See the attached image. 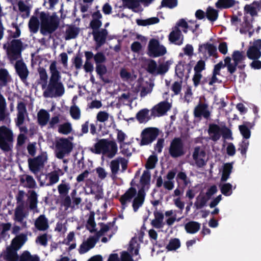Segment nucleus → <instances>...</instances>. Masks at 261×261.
Returning a JSON list of instances; mask_svg holds the SVG:
<instances>
[{"mask_svg": "<svg viewBox=\"0 0 261 261\" xmlns=\"http://www.w3.org/2000/svg\"><path fill=\"white\" fill-rule=\"evenodd\" d=\"M180 247V240L177 238L172 239L170 240L169 244L166 246L168 251L176 250Z\"/></svg>", "mask_w": 261, "mask_h": 261, "instance_id": "54", "label": "nucleus"}, {"mask_svg": "<svg viewBox=\"0 0 261 261\" xmlns=\"http://www.w3.org/2000/svg\"><path fill=\"white\" fill-rule=\"evenodd\" d=\"M249 144V141L245 140L239 143L238 150L240 151L242 155H246Z\"/></svg>", "mask_w": 261, "mask_h": 261, "instance_id": "64", "label": "nucleus"}, {"mask_svg": "<svg viewBox=\"0 0 261 261\" xmlns=\"http://www.w3.org/2000/svg\"><path fill=\"white\" fill-rule=\"evenodd\" d=\"M49 70L51 73L49 83L46 90L43 92L44 97H57L62 96L65 92V88L61 81V74L57 68V62L53 61L50 66Z\"/></svg>", "mask_w": 261, "mask_h": 261, "instance_id": "1", "label": "nucleus"}, {"mask_svg": "<svg viewBox=\"0 0 261 261\" xmlns=\"http://www.w3.org/2000/svg\"><path fill=\"white\" fill-rule=\"evenodd\" d=\"M9 72L6 69H0V86H6L8 82Z\"/></svg>", "mask_w": 261, "mask_h": 261, "instance_id": "53", "label": "nucleus"}, {"mask_svg": "<svg viewBox=\"0 0 261 261\" xmlns=\"http://www.w3.org/2000/svg\"><path fill=\"white\" fill-rule=\"evenodd\" d=\"M205 156V151L201 149L200 146H196L194 148L192 157L197 167L202 168L206 165V162L204 159Z\"/></svg>", "mask_w": 261, "mask_h": 261, "instance_id": "14", "label": "nucleus"}, {"mask_svg": "<svg viewBox=\"0 0 261 261\" xmlns=\"http://www.w3.org/2000/svg\"><path fill=\"white\" fill-rule=\"evenodd\" d=\"M80 31V28L76 27L75 25H67V28L65 32V40H69L75 39L78 36Z\"/></svg>", "mask_w": 261, "mask_h": 261, "instance_id": "27", "label": "nucleus"}, {"mask_svg": "<svg viewBox=\"0 0 261 261\" xmlns=\"http://www.w3.org/2000/svg\"><path fill=\"white\" fill-rule=\"evenodd\" d=\"M70 189V184L65 182V179L62 180L61 184L58 186V190L61 197L66 196Z\"/></svg>", "mask_w": 261, "mask_h": 261, "instance_id": "42", "label": "nucleus"}, {"mask_svg": "<svg viewBox=\"0 0 261 261\" xmlns=\"http://www.w3.org/2000/svg\"><path fill=\"white\" fill-rule=\"evenodd\" d=\"M170 64L171 63L169 61H167L164 63L160 64L158 66L156 75L165 74L168 71Z\"/></svg>", "mask_w": 261, "mask_h": 261, "instance_id": "56", "label": "nucleus"}, {"mask_svg": "<svg viewBox=\"0 0 261 261\" xmlns=\"http://www.w3.org/2000/svg\"><path fill=\"white\" fill-rule=\"evenodd\" d=\"M35 226L40 231H44L48 228L47 219L44 215H41L37 218Z\"/></svg>", "mask_w": 261, "mask_h": 261, "instance_id": "29", "label": "nucleus"}, {"mask_svg": "<svg viewBox=\"0 0 261 261\" xmlns=\"http://www.w3.org/2000/svg\"><path fill=\"white\" fill-rule=\"evenodd\" d=\"M228 59V72L230 74H233L237 70V66L246 59V56L243 54V51L239 50H234L232 54V59L233 63H231V59L230 57L227 56L225 59Z\"/></svg>", "mask_w": 261, "mask_h": 261, "instance_id": "10", "label": "nucleus"}, {"mask_svg": "<svg viewBox=\"0 0 261 261\" xmlns=\"http://www.w3.org/2000/svg\"><path fill=\"white\" fill-rule=\"evenodd\" d=\"M27 234L21 233L16 236L12 241L10 247L18 250L27 241Z\"/></svg>", "mask_w": 261, "mask_h": 261, "instance_id": "26", "label": "nucleus"}, {"mask_svg": "<svg viewBox=\"0 0 261 261\" xmlns=\"http://www.w3.org/2000/svg\"><path fill=\"white\" fill-rule=\"evenodd\" d=\"M19 261H40L37 255H32L28 251H24L20 256Z\"/></svg>", "mask_w": 261, "mask_h": 261, "instance_id": "48", "label": "nucleus"}, {"mask_svg": "<svg viewBox=\"0 0 261 261\" xmlns=\"http://www.w3.org/2000/svg\"><path fill=\"white\" fill-rule=\"evenodd\" d=\"M22 42L20 39H13L8 45V56L12 60L21 58Z\"/></svg>", "mask_w": 261, "mask_h": 261, "instance_id": "8", "label": "nucleus"}, {"mask_svg": "<svg viewBox=\"0 0 261 261\" xmlns=\"http://www.w3.org/2000/svg\"><path fill=\"white\" fill-rule=\"evenodd\" d=\"M158 161V159L156 155H150L148 158L145 165L147 170L154 169Z\"/></svg>", "mask_w": 261, "mask_h": 261, "instance_id": "49", "label": "nucleus"}, {"mask_svg": "<svg viewBox=\"0 0 261 261\" xmlns=\"http://www.w3.org/2000/svg\"><path fill=\"white\" fill-rule=\"evenodd\" d=\"M209 199L205 196L200 197L198 196L197 197V201L195 202L194 205L197 209H201L206 205L207 202Z\"/></svg>", "mask_w": 261, "mask_h": 261, "instance_id": "57", "label": "nucleus"}, {"mask_svg": "<svg viewBox=\"0 0 261 261\" xmlns=\"http://www.w3.org/2000/svg\"><path fill=\"white\" fill-rule=\"evenodd\" d=\"M232 169V165L231 163H228L224 164L221 178L222 181H226L228 179Z\"/></svg>", "mask_w": 261, "mask_h": 261, "instance_id": "46", "label": "nucleus"}, {"mask_svg": "<svg viewBox=\"0 0 261 261\" xmlns=\"http://www.w3.org/2000/svg\"><path fill=\"white\" fill-rule=\"evenodd\" d=\"M72 149V143L68 139L61 138L56 143V156L59 159H63L71 152Z\"/></svg>", "mask_w": 261, "mask_h": 261, "instance_id": "5", "label": "nucleus"}, {"mask_svg": "<svg viewBox=\"0 0 261 261\" xmlns=\"http://www.w3.org/2000/svg\"><path fill=\"white\" fill-rule=\"evenodd\" d=\"M49 117L50 115L46 110L41 109L37 113L38 124L41 126L46 125L49 121Z\"/></svg>", "mask_w": 261, "mask_h": 261, "instance_id": "30", "label": "nucleus"}, {"mask_svg": "<svg viewBox=\"0 0 261 261\" xmlns=\"http://www.w3.org/2000/svg\"><path fill=\"white\" fill-rule=\"evenodd\" d=\"M37 197L38 195L34 190L30 191V195L28 197L30 210H34L37 208L38 203Z\"/></svg>", "mask_w": 261, "mask_h": 261, "instance_id": "43", "label": "nucleus"}, {"mask_svg": "<svg viewBox=\"0 0 261 261\" xmlns=\"http://www.w3.org/2000/svg\"><path fill=\"white\" fill-rule=\"evenodd\" d=\"M185 152L184 143L181 138H174L169 146V154L171 157L176 158L184 155Z\"/></svg>", "mask_w": 261, "mask_h": 261, "instance_id": "9", "label": "nucleus"}, {"mask_svg": "<svg viewBox=\"0 0 261 261\" xmlns=\"http://www.w3.org/2000/svg\"><path fill=\"white\" fill-rule=\"evenodd\" d=\"M85 56L86 61L83 66V68L85 71L87 73H91L93 71L94 66L91 62V60L93 59L92 54H90L87 51H85Z\"/></svg>", "mask_w": 261, "mask_h": 261, "instance_id": "36", "label": "nucleus"}, {"mask_svg": "<svg viewBox=\"0 0 261 261\" xmlns=\"http://www.w3.org/2000/svg\"><path fill=\"white\" fill-rule=\"evenodd\" d=\"M198 51L202 53H205L207 51L210 57L218 58L217 47L213 44L209 42L199 44Z\"/></svg>", "mask_w": 261, "mask_h": 261, "instance_id": "22", "label": "nucleus"}, {"mask_svg": "<svg viewBox=\"0 0 261 261\" xmlns=\"http://www.w3.org/2000/svg\"><path fill=\"white\" fill-rule=\"evenodd\" d=\"M17 5L18 6L19 11L20 12H25V15L22 14L21 16L23 18L28 17L30 14L31 8L29 6H27L24 4V3L20 1L17 3Z\"/></svg>", "mask_w": 261, "mask_h": 261, "instance_id": "51", "label": "nucleus"}, {"mask_svg": "<svg viewBox=\"0 0 261 261\" xmlns=\"http://www.w3.org/2000/svg\"><path fill=\"white\" fill-rule=\"evenodd\" d=\"M7 103L3 95L0 93V121H4L8 115L6 113Z\"/></svg>", "mask_w": 261, "mask_h": 261, "instance_id": "40", "label": "nucleus"}, {"mask_svg": "<svg viewBox=\"0 0 261 261\" xmlns=\"http://www.w3.org/2000/svg\"><path fill=\"white\" fill-rule=\"evenodd\" d=\"M159 135V129L156 127H147L144 129L141 134L140 146L151 144Z\"/></svg>", "mask_w": 261, "mask_h": 261, "instance_id": "7", "label": "nucleus"}, {"mask_svg": "<svg viewBox=\"0 0 261 261\" xmlns=\"http://www.w3.org/2000/svg\"><path fill=\"white\" fill-rule=\"evenodd\" d=\"M154 219L151 222V225L158 229L163 227L164 223H163L164 215L162 212L159 211L154 212Z\"/></svg>", "mask_w": 261, "mask_h": 261, "instance_id": "28", "label": "nucleus"}, {"mask_svg": "<svg viewBox=\"0 0 261 261\" xmlns=\"http://www.w3.org/2000/svg\"><path fill=\"white\" fill-rule=\"evenodd\" d=\"M120 162L118 159L112 160L110 163V168L112 175L115 176L119 170Z\"/></svg>", "mask_w": 261, "mask_h": 261, "instance_id": "62", "label": "nucleus"}, {"mask_svg": "<svg viewBox=\"0 0 261 261\" xmlns=\"http://www.w3.org/2000/svg\"><path fill=\"white\" fill-rule=\"evenodd\" d=\"M181 35V32L180 29L178 27H175L174 29L169 34V40L172 43L180 45L182 43V39L179 40Z\"/></svg>", "mask_w": 261, "mask_h": 261, "instance_id": "24", "label": "nucleus"}, {"mask_svg": "<svg viewBox=\"0 0 261 261\" xmlns=\"http://www.w3.org/2000/svg\"><path fill=\"white\" fill-rule=\"evenodd\" d=\"M45 159L42 155H39L34 158L28 159V164L30 170L34 174L38 173L41 168L43 167Z\"/></svg>", "mask_w": 261, "mask_h": 261, "instance_id": "11", "label": "nucleus"}, {"mask_svg": "<svg viewBox=\"0 0 261 261\" xmlns=\"http://www.w3.org/2000/svg\"><path fill=\"white\" fill-rule=\"evenodd\" d=\"M234 4V0H218L216 3V7L220 9H227L232 7Z\"/></svg>", "mask_w": 261, "mask_h": 261, "instance_id": "50", "label": "nucleus"}, {"mask_svg": "<svg viewBox=\"0 0 261 261\" xmlns=\"http://www.w3.org/2000/svg\"><path fill=\"white\" fill-rule=\"evenodd\" d=\"M38 72L39 74L40 84H41L42 89L46 88L47 83L48 75L45 69L43 67H39L38 68Z\"/></svg>", "mask_w": 261, "mask_h": 261, "instance_id": "39", "label": "nucleus"}, {"mask_svg": "<svg viewBox=\"0 0 261 261\" xmlns=\"http://www.w3.org/2000/svg\"><path fill=\"white\" fill-rule=\"evenodd\" d=\"M89 150L95 154H107L109 158L115 156L118 151V146L115 141L101 139L98 140L94 146L89 148Z\"/></svg>", "mask_w": 261, "mask_h": 261, "instance_id": "2", "label": "nucleus"}, {"mask_svg": "<svg viewBox=\"0 0 261 261\" xmlns=\"http://www.w3.org/2000/svg\"><path fill=\"white\" fill-rule=\"evenodd\" d=\"M24 203H22L17 205L14 211L15 221L23 224V226L26 225V222H23L24 218L28 215V213L24 211Z\"/></svg>", "mask_w": 261, "mask_h": 261, "instance_id": "20", "label": "nucleus"}, {"mask_svg": "<svg viewBox=\"0 0 261 261\" xmlns=\"http://www.w3.org/2000/svg\"><path fill=\"white\" fill-rule=\"evenodd\" d=\"M206 16L209 20L214 22L218 17V12L211 7H208L206 10Z\"/></svg>", "mask_w": 261, "mask_h": 261, "instance_id": "52", "label": "nucleus"}, {"mask_svg": "<svg viewBox=\"0 0 261 261\" xmlns=\"http://www.w3.org/2000/svg\"><path fill=\"white\" fill-rule=\"evenodd\" d=\"M123 6L129 9L137 8L140 6L139 0H122Z\"/></svg>", "mask_w": 261, "mask_h": 261, "instance_id": "61", "label": "nucleus"}, {"mask_svg": "<svg viewBox=\"0 0 261 261\" xmlns=\"http://www.w3.org/2000/svg\"><path fill=\"white\" fill-rule=\"evenodd\" d=\"M108 261H134L132 256L127 251L122 252L119 258L118 254L112 253L109 255Z\"/></svg>", "mask_w": 261, "mask_h": 261, "instance_id": "25", "label": "nucleus"}, {"mask_svg": "<svg viewBox=\"0 0 261 261\" xmlns=\"http://www.w3.org/2000/svg\"><path fill=\"white\" fill-rule=\"evenodd\" d=\"M17 249L9 247L4 255V259L6 261H18L19 256L17 253Z\"/></svg>", "mask_w": 261, "mask_h": 261, "instance_id": "31", "label": "nucleus"}, {"mask_svg": "<svg viewBox=\"0 0 261 261\" xmlns=\"http://www.w3.org/2000/svg\"><path fill=\"white\" fill-rule=\"evenodd\" d=\"M13 141L12 130L5 125L0 126V148L4 151H9L11 149L10 143Z\"/></svg>", "mask_w": 261, "mask_h": 261, "instance_id": "6", "label": "nucleus"}, {"mask_svg": "<svg viewBox=\"0 0 261 261\" xmlns=\"http://www.w3.org/2000/svg\"><path fill=\"white\" fill-rule=\"evenodd\" d=\"M157 68L156 62L153 60H150L147 66V71L152 75H156Z\"/></svg>", "mask_w": 261, "mask_h": 261, "instance_id": "58", "label": "nucleus"}, {"mask_svg": "<svg viewBox=\"0 0 261 261\" xmlns=\"http://www.w3.org/2000/svg\"><path fill=\"white\" fill-rule=\"evenodd\" d=\"M193 114L195 118H200L203 117L205 119H208L211 116L208 104L200 101L195 107Z\"/></svg>", "mask_w": 261, "mask_h": 261, "instance_id": "13", "label": "nucleus"}, {"mask_svg": "<svg viewBox=\"0 0 261 261\" xmlns=\"http://www.w3.org/2000/svg\"><path fill=\"white\" fill-rule=\"evenodd\" d=\"M247 57L250 60H257L261 57V51L258 48L250 46L246 53Z\"/></svg>", "mask_w": 261, "mask_h": 261, "instance_id": "38", "label": "nucleus"}, {"mask_svg": "<svg viewBox=\"0 0 261 261\" xmlns=\"http://www.w3.org/2000/svg\"><path fill=\"white\" fill-rule=\"evenodd\" d=\"M160 19L157 17H151L146 19H138L136 20V23L138 25L147 26L157 23Z\"/></svg>", "mask_w": 261, "mask_h": 261, "instance_id": "44", "label": "nucleus"}, {"mask_svg": "<svg viewBox=\"0 0 261 261\" xmlns=\"http://www.w3.org/2000/svg\"><path fill=\"white\" fill-rule=\"evenodd\" d=\"M87 52L92 54L95 65L103 64L106 62L107 58L103 53L98 51L94 55L91 51H87Z\"/></svg>", "mask_w": 261, "mask_h": 261, "instance_id": "45", "label": "nucleus"}, {"mask_svg": "<svg viewBox=\"0 0 261 261\" xmlns=\"http://www.w3.org/2000/svg\"><path fill=\"white\" fill-rule=\"evenodd\" d=\"M166 48L163 45H159L154 51H152L148 55L150 57L155 58L164 55L166 53Z\"/></svg>", "mask_w": 261, "mask_h": 261, "instance_id": "55", "label": "nucleus"}, {"mask_svg": "<svg viewBox=\"0 0 261 261\" xmlns=\"http://www.w3.org/2000/svg\"><path fill=\"white\" fill-rule=\"evenodd\" d=\"M86 185L90 189V193L95 195V199L98 200L103 197V189L101 186L97 182L88 179L86 181Z\"/></svg>", "mask_w": 261, "mask_h": 261, "instance_id": "16", "label": "nucleus"}, {"mask_svg": "<svg viewBox=\"0 0 261 261\" xmlns=\"http://www.w3.org/2000/svg\"><path fill=\"white\" fill-rule=\"evenodd\" d=\"M228 59L224 60V63L223 64L222 61L219 62L218 64H216L214 66V69L213 70V73L216 74L217 75H220V70L222 68H224L225 67H227V69H228V64L229 63L227 62Z\"/></svg>", "mask_w": 261, "mask_h": 261, "instance_id": "59", "label": "nucleus"}, {"mask_svg": "<svg viewBox=\"0 0 261 261\" xmlns=\"http://www.w3.org/2000/svg\"><path fill=\"white\" fill-rule=\"evenodd\" d=\"M41 21L40 33L43 35L51 34L59 26L60 20L55 13L50 15L44 11L40 13Z\"/></svg>", "mask_w": 261, "mask_h": 261, "instance_id": "3", "label": "nucleus"}, {"mask_svg": "<svg viewBox=\"0 0 261 261\" xmlns=\"http://www.w3.org/2000/svg\"><path fill=\"white\" fill-rule=\"evenodd\" d=\"M150 172L148 170H144L140 178L141 188L139 190L143 189V191L145 192L146 186L150 185Z\"/></svg>", "mask_w": 261, "mask_h": 261, "instance_id": "35", "label": "nucleus"}, {"mask_svg": "<svg viewBox=\"0 0 261 261\" xmlns=\"http://www.w3.org/2000/svg\"><path fill=\"white\" fill-rule=\"evenodd\" d=\"M47 176L48 177L49 181L44 184V185L46 187L51 186L57 183L59 180V175L56 173V172H51L48 173ZM40 185L41 186L43 185L42 182H41Z\"/></svg>", "mask_w": 261, "mask_h": 261, "instance_id": "47", "label": "nucleus"}, {"mask_svg": "<svg viewBox=\"0 0 261 261\" xmlns=\"http://www.w3.org/2000/svg\"><path fill=\"white\" fill-rule=\"evenodd\" d=\"M72 130L71 125L69 122L64 123L63 124H61L59 126L58 132L60 134L64 135H68Z\"/></svg>", "mask_w": 261, "mask_h": 261, "instance_id": "60", "label": "nucleus"}, {"mask_svg": "<svg viewBox=\"0 0 261 261\" xmlns=\"http://www.w3.org/2000/svg\"><path fill=\"white\" fill-rule=\"evenodd\" d=\"M146 196L145 192L142 190H139L137 196H136L133 201L132 206L135 212L138 211V209L143 205Z\"/></svg>", "mask_w": 261, "mask_h": 261, "instance_id": "23", "label": "nucleus"}, {"mask_svg": "<svg viewBox=\"0 0 261 261\" xmlns=\"http://www.w3.org/2000/svg\"><path fill=\"white\" fill-rule=\"evenodd\" d=\"M17 115L16 124L18 126L22 125L25 120V114L27 113L25 104L22 102H18L17 107Z\"/></svg>", "mask_w": 261, "mask_h": 261, "instance_id": "21", "label": "nucleus"}, {"mask_svg": "<svg viewBox=\"0 0 261 261\" xmlns=\"http://www.w3.org/2000/svg\"><path fill=\"white\" fill-rule=\"evenodd\" d=\"M16 72L22 82L26 81L29 74L27 66L22 60H17L15 65Z\"/></svg>", "mask_w": 261, "mask_h": 261, "instance_id": "15", "label": "nucleus"}, {"mask_svg": "<svg viewBox=\"0 0 261 261\" xmlns=\"http://www.w3.org/2000/svg\"><path fill=\"white\" fill-rule=\"evenodd\" d=\"M171 108V105L167 101L159 102L151 110V116H161L165 115Z\"/></svg>", "mask_w": 261, "mask_h": 261, "instance_id": "12", "label": "nucleus"}, {"mask_svg": "<svg viewBox=\"0 0 261 261\" xmlns=\"http://www.w3.org/2000/svg\"><path fill=\"white\" fill-rule=\"evenodd\" d=\"M220 190L224 195L230 196L232 194V185L230 183L224 184L221 186Z\"/></svg>", "mask_w": 261, "mask_h": 261, "instance_id": "63", "label": "nucleus"}, {"mask_svg": "<svg viewBox=\"0 0 261 261\" xmlns=\"http://www.w3.org/2000/svg\"><path fill=\"white\" fill-rule=\"evenodd\" d=\"M149 110L147 108L140 110L136 115V118L140 123L148 121L152 116H149Z\"/></svg>", "mask_w": 261, "mask_h": 261, "instance_id": "33", "label": "nucleus"}, {"mask_svg": "<svg viewBox=\"0 0 261 261\" xmlns=\"http://www.w3.org/2000/svg\"><path fill=\"white\" fill-rule=\"evenodd\" d=\"M92 35L94 40L96 42L95 49L97 50L105 43L108 35V31L106 29H102L100 31H93Z\"/></svg>", "mask_w": 261, "mask_h": 261, "instance_id": "17", "label": "nucleus"}, {"mask_svg": "<svg viewBox=\"0 0 261 261\" xmlns=\"http://www.w3.org/2000/svg\"><path fill=\"white\" fill-rule=\"evenodd\" d=\"M97 242V238H96L95 237H90L86 241H84L81 244L79 249V253L83 254L86 253L89 250L94 247Z\"/></svg>", "mask_w": 261, "mask_h": 261, "instance_id": "19", "label": "nucleus"}, {"mask_svg": "<svg viewBox=\"0 0 261 261\" xmlns=\"http://www.w3.org/2000/svg\"><path fill=\"white\" fill-rule=\"evenodd\" d=\"M39 25L40 23L38 18L34 16H32L28 24L30 31L34 34L36 33L38 31Z\"/></svg>", "mask_w": 261, "mask_h": 261, "instance_id": "41", "label": "nucleus"}, {"mask_svg": "<svg viewBox=\"0 0 261 261\" xmlns=\"http://www.w3.org/2000/svg\"><path fill=\"white\" fill-rule=\"evenodd\" d=\"M201 224L196 221H191L185 225L186 232L190 234H194L200 229Z\"/></svg>", "mask_w": 261, "mask_h": 261, "instance_id": "34", "label": "nucleus"}, {"mask_svg": "<svg viewBox=\"0 0 261 261\" xmlns=\"http://www.w3.org/2000/svg\"><path fill=\"white\" fill-rule=\"evenodd\" d=\"M248 126L251 127V123L249 122L245 121L243 122V125H240L239 126V129L241 134L242 135L243 138L248 139L250 137L251 130Z\"/></svg>", "mask_w": 261, "mask_h": 261, "instance_id": "37", "label": "nucleus"}, {"mask_svg": "<svg viewBox=\"0 0 261 261\" xmlns=\"http://www.w3.org/2000/svg\"><path fill=\"white\" fill-rule=\"evenodd\" d=\"M208 133L210 136V139L214 142L219 140L221 136L225 139H232V132L225 125L220 127L215 123L209 124Z\"/></svg>", "mask_w": 261, "mask_h": 261, "instance_id": "4", "label": "nucleus"}, {"mask_svg": "<svg viewBox=\"0 0 261 261\" xmlns=\"http://www.w3.org/2000/svg\"><path fill=\"white\" fill-rule=\"evenodd\" d=\"M137 190L135 187L129 188L119 198V201L123 208L127 206V202H130L137 195Z\"/></svg>", "mask_w": 261, "mask_h": 261, "instance_id": "18", "label": "nucleus"}, {"mask_svg": "<svg viewBox=\"0 0 261 261\" xmlns=\"http://www.w3.org/2000/svg\"><path fill=\"white\" fill-rule=\"evenodd\" d=\"M95 71L102 82L106 84L110 83V80L104 77L108 71L107 67L104 64L96 65Z\"/></svg>", "mask_w": 261, "mask_h": 261, "instance_id": "32", "label": "nucleus"}]
</instances>
